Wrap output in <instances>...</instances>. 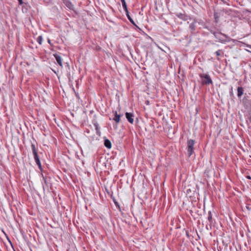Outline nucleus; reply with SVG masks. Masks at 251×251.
Wrapping results in <instances>:
<instances>
[{
    "label": "nucleus",
    "instance_id": "obj_1",
    "mask_svg": "<svg viewBox=\"0 0 251 251\" xmlns=\"http://www.w3.org/2000/svg\"><path fill=\"white\" fill-rule=\"evenodd\" d=\"M210 32L214 35L215 38L218 39L220 42L222 43L230 41V38L225 34L216 32L213 30H211Z\"/></svg>",
    "mask_w": 251,
    "mask_h": 251
},
{
    "label": "nucleus",
    "instance_id": "obj_2",
    "mask_svg": "<svg viewBox=\"0 0 251 251\" xmlns=\"http://www.w3.org/2000/svg\"><path fill=\"white\" fill-rule=\"evenodd\" d=\"M195 141L193 139H188L187 142L186 150L187 154L189 156H190L193 153L194 146Z\"/></svg>",
    "mask_w": 251,
    "mask_h": 251
},
{
    "label": "nucleus",
    "instance_id": "obj_3",
    "mask_svg": "<svg viewBox=\"0 0 251 251\" xmlns=\"http://www.w3.org/2000/svg\"><path fill=\"white\" fill-rule=\"evenodd\" d=\"M64 4L70 10H73L74 9V5L69 0H62Z\"/></svg>",
    "mask_w": 251,
    "mask_h": 251
},
{
    "label": "nucleus",
    "instance_id": "obj_4",
    "mask_svg": "<svg viewBox=\"0 0 251 251\" xmlns=\"http://www.w3.org/2000/svg\"><path fill=\"white\" fill-rule=\"evenodd\" d=\"M126 118L127 119V120H128V121L130 123L133 124V121H134V119H133L134 115L133 113L126 112Z\"/></svg>",
    "mask_w": 251,
    "mask_h": 251
},
{
    "label": "nucleus",
    "instance_id": "obj_5",
    "mask_svg": "<svg viewBox=\"0 0 251 251\" xmlns=\"http://www.w3.org/2000/svg\"><path fill=\"white\" fill-rule=\"evenodd\" d=\"M33 155H34V158L35 161L37 165L39 166V168H41V162H40V161L39 157L38 156V153L33 154Z\"/></svg>",
    "mask_w": 251,
    "mask_h": 251
},
{
    "label": "nucleus",
    "instance_id": "obj_6",
    "mask_svg": "<svg viewBox=\"0 0 251 251\" xmlns=\"http://www.w3.org/2000/svg\"><path fill=\"white\" fill-rule=\"evenodd\" d=\"M196 22L195 20H194L190 25H189V28L191 30V32L192 33L193 32L196 30Z\"/></svg>",
    "mask_w": 251,
    "mask_h": 251
},
{
    "label": "nucleus",
    "instance_id": "obj_7",
    "mask_svg": "<svg viewBox=\"0 0 251 251\" xmlns=\"http://www.w3.org/2000/svg\"><path fill=\"white\" fill-rule=\"evenodd\" d=\"M54 56L55 58L56 61L57 63L61 66H62V58L61 56L57 54H54Z\"/></svg>",
    "mask_w": 251,
    "mask_h": 251
},
{
    "label": "nucleus",
    "instance_id": "obj_8",
    "mask_svg": "<svg viewBox=\"0 0 251 251\" xmlns=\"http://www.w3.org/2000/svg\"><path fill=\"white\" fill-rule=\"evenodd\" d=\"M215 54L217 56V59L219 60L220 59L219 58V56H224V52L222 50H219L215 52Z\"/></svg>",
    "mask_w": 251,
    "mask_h": 251
},
{
    "label": "nucleus",
    "instance_id": "obj_9",
    "mask_svg": "<svg viewBox=\"0 0 251 251\" xmlns=\"http://www.w3.org/2000/svg\"><path fill=\"white\" fill-rule=\"evenodd\" d=\"M121 115L118 114L116 111L115 112V117L113 120L117 123H119L120 121Z\"/></svg>",
    "mask_w": 251,
    "mask_h": 251
},
{
    "label": "nucleus",
    "instance_id": "obj_10",
    "mask_svg": "<svg viewBox=\"0 0 251 251\" xmlns=\"http://www.w3.org/2000/svg\"><path fill=\"white\" fill-rule=\"evenodd\" d=\"M121 0L122 5H123L124 10L126 11V13L128 14V11L127 7L125 0Z\"/></svg>",
    "mask_w": 251,
    "mask_h": 251
},
{
    "label": "nucleus",
    "instance_id": "obj_11",
    "mask_svg": "<svg viewBox=\"0 0 251 251\" xmlns=\"http://www.w3.org/2000/svg\"><path fill=\"white\" fill-rule=\"evenodd\" d=\"M104 146L108 149L111 148V143L108 139H105L104 140Z\"/></svg>",
    "mask_w": 251,
    "mask_h": 251
},
{
    "label": "nucleus",
    "instance_id": "obj_12",
    "mask_svg": "<svg viewBox=\"0 0 251 251\" xmlns=\"http://www.w3.org/2000/svg\"><path fill=\"white\" fill-rule=\"evenodd\" d=\"M243 94V89L242 87H238L237 88V96L240 97Z\"/></svg>",
    "mask_w": 251,
    "mask_h": 251
},
{
    "label": "nucleus",
    "instance_id": "obj_13",
    "mask_svg": "<svg viewBox=\"0 0 251 251\" xmlns=\"http://www.w3.org/2000/svg\"><path fill=\"white\" fill-rule=\"evenodd\" d=\"M31 147L33 154H35L37 153V150L35 147V145L34 144L32 143Z\"/></svg>",
    "mask_w": 251,
    "mask_h": 251
},
{
    "label": "nucleus",
    "instance_id": "obj_14",
    "mask_svg": "<svg viewBox=\"0 0 251 251\" xmlns=\"http://www.w3.org/2000/svg\"><path fill=\"white\" fill-rule=\"evenodd\" d=\"M176 16L180 19H182L183 20H187V19L186 18V16L185 15L182 14V13H179L176 15Z\"/></svg>",
    "mask_w": 251,
    "mask_h": 251
},
{
    "label": "nucleus",
    "instance_id": "obj_15",
    "mask_svg": "<svg viewBox=\"0 0 251 251\" xmlns=\"http://www.w3.org/2000/svg\"><path fill=\"white\" fill-rule=\"evenodd\" d=\"M94 126L95 127V129H96V132H97V134L99 135H100V128L99 127V125L98 123H95L94 124Z\"/></svg>",
    "mask_w": 251,
    "mask_h": 251
},
{
    "label": "nucleus",
    "instance_id": "obj_16",
    "mask_svg": "<svg viewBox=\"0 0 251 251\" xmlns=\"http://www.w3.org/2000/svg\"><path fill=\"white\" fill-rule=\"evenodd\" d=\"M200 76L201 77V78H210L209 75L205 73V74H200Z\"/></svg>",
    "mask_w": 251,
    "mask_h": 251
},
{
    "label": "nucleus",
    "instance_id": "obj_17",
    "mask_svg": "<svg viewBox=\"0 0 251 251\" xmlns=\"http://www.w3.org/2000/svg\"><path fill=\"white\" fill-rule=\"evenodd\" d=\"M212 79H205L201 82V83L205 85H208L212 83Z\"/></svg>",
    "mask_w": 251,
    "mask_h": 251
},
{
    "label": "nucleus",
    "instance_id": "obj_18",
    "mask_svg": "<svg viewBox=\"0 0 251 251\" xmlns=\"http://www.w3.org/2000/svg\"><path fill=\"white\" fill-rule=\"evenodd\" d=\"M38 43L40 44V45H41L42 44V41H43V38H42V36H39L37 38V40Z\"/></svg>",
    "mask_w": 251,
    "mask_h": 251
},
{
    "label": "nucleus",
    "instance_id": "obj_19",
    "mask_svg": "<svg viewBox=\"0 0 251 251\" xmlns=\"http://www.w3.org/2000/svg\"><path fill=\"white\" fill-rule=\"evenodd\" d=\"M208 220L209 221V223H212V214H211V212H208Z\"/></svg>",
    "mask_w": 251,
    "mask_h": 251
},
{
    "label": "nucleus",
    "instance_id": "obj_20",
    "mask_svg": "<svg viewBox=\"0 0 251 251\" xmlns=\"http://www.w3.org/2000/svg\"><path fill=\"white\" fill-rule=\"evenodd\" d=\"M126 14L127 17V18H128V20H129V21H130L131 23H132V24H134V22H133V20H132V18L129 16V15L128 13V14L126 13Z\"/></svg>",
    "mask_w": 251,
    "mask_h": 251
},
{
    "label": "nucleus",
    "instance_id": "obj_21",
    "mask_svg": "<svg viewBox=\"0 0 251 251\" xmlns=\"http://www.w3.org/2000/svg\"><path fill=\"white\" fill-rule=\"evenodd\" d=\"M18 1L19 5L26 4V3L23 2V0H18Z\"/></svg>",
    "mask_w": 251,
    "mask_h": 251
},
{
    "label": "nucleus",
    "instance_id": "obj_22",
    "mask_svg": "<svg viewBox=\"0 0 251 251\" xmlns=\"http://www.w3.org/2000/svg\"><path fill=\"white\" fill-rule=\"evenodd\" d=\"M75 82L76 83V85H78V80H75Z\"/></svg>",
    "mask_w": 251,
    "mask_h": 251
},
{
    "label": "nucleus",
    "instance_id": "obj_23",
    "mask_svg": "<svg viewBox=\"0 0 251 251\" xmlns=\"http://www.w3.org/2000/svg\"><path fill=\"white\" fill-rule=\"evenodd\" d=\"M48 41L49 43H50V39H48Z\"/></svg>",
    "mask_w": 251,
    "mask_h": 251
},
{
    "label": "nucleus",
    "instance_id": "obj_24",
    "mask_svg": "<svg viewBox=\"0 0 251 251\" xmlns=\"http://www.w3.org/2000/svg\"><path fill=\"white\" fill-rule=\"evenodd\" d=\"M24 5L23 6V8H22V10L24 11Z\"/></svg>",
    "mask_w": 251,
    "mask_h": 251
},
{
    "label": "nucleus",
    "instance_id": "obj_25",
    "mask_svg": "<svg viewBox=\"0 0 251 251\" xmlns=\"http://www.w3.org/2000/svg\"><path fill=\"white\" fill-rule=\"evenodd\" d=\"M222 0V1H223L224 3H226V1H225V0Z\"/></svg>",
    "mask_w": 251,
    "mask_h": 251
},
{
    "label": "nucleus",
    "instance_id": "obj_26",
    "mask_svg": "<svg viewBox=\"0 0 251 251\" xmlns=\"http://www.w3.org/2000/svg\"><path fill=\"white\" fill-rule=\"evenodd\" d=\"M247 11H248V12H250V13H251V11H249V10H247Z\"/></svg>",
    "mask_w": 251,
    "mask_h": 251
},
{
    "label": "nucleus",
    "instance_id": "obj_27",
    "mask_svg": "<svg viewBox=\"0 0 251 251\" xmlns=\"http://www.w3.org/2000/svg\"><path fill=\"white\" fill-rule=\"evenodd\" d=\"M25 12H26V11H27V8H25Z\"/></svg>",
    "mask_w": 251,
    "mask_h": 251
}]
</instances>
